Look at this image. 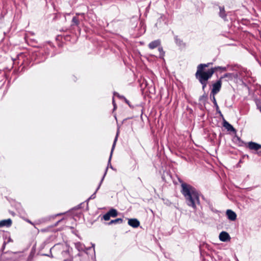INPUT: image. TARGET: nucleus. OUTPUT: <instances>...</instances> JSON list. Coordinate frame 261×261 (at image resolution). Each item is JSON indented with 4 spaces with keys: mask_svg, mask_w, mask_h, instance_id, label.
<instances>
[{
    "mask_svg": "<svg viewBox=\"0 0 261 261\" xmlns=\"http://www.w3.org/2000/svg\"><path fill=\"white\" fill-rule=\"evenodd\" d=\"M181 193L185 198L187 204L196 209V205L200 203L198 191L194 187L185 182L181 183Z\"/></svg>",
    "mask_w": 261,
    "mask_h": 261,
    "instance_id": "obj_1",
    "label": "nucleus"
},
{
    "mask_svg": "<svg viewBox=\"0 0 261 261\" xmlns=\"http://www.w3.org/2000/svg\"><path fill=\"white\" fill-rule=\"evenodd\" d=\"M211 64H212V63L200 64L197 66L195 76L202 85L203 91H204L205 88L206 87L208 80L212 77L214 74V71H204V69L205 68L209 67Z\"/></svg>",
    "mask_w": 261,
    "mask_h": 261,
    "instance_id": "obj_2",
    "label": "nucleus"
},
{
    "mask_svg": "<svg viewBox=\"0 0 261 261\" xmlns=\"http://www.w3.org/2000/svg\"><path fill=\"white\" fill-rule=\"evenodd\" d=\"M118 132H117V135H116V136L115 137V138L114 139V142H113V146H112V149H111V153H110V157H109V161H108V167L106 168V170H105V173H104V175L99 184V186H98L97 188V190H98L101 186V184H102V182L107 173V171H108V167H111V158H112V154H113V150L114 149V148H115V145H116V141L117 140V138H118Z\"/></svg>",
    "mask_w": 261,
    "mask_h": 261,
    "instance_id": "obj_3",
    "label": "nucleus"
},
{
    "mask_svg": "<svg viewBox=\"0 0 261 261\" xmlns=\"http://www.w3.org/2000/svg\"><path fill=\"white\" fill-rule=\"evenodd\" d=\"M222 86V81L221 79L217 80L215 83L212 85V89L210 95H215L221 90Z\"/></svg>",
    "mask_w": 261,
    "mask_h": 261,
    "instance_id": "obj_4",
    "label": "nucleus"
},
{
    "mask_svg": "<svg viewBox=\"0 0 261 261\" xmlns=\"http://www.w3.org/2000/svg\"><path fill=\"white\" fill-rule=\"evenodd\" d=\"M247 147L250 150L257 151L261 149V145L254 142H249L247 143Z\"/></svg>",
    "mask_w": 261,
    "mask_h": 261,
    "instance_id": "obj_5",
    "label": "nucleus"
},
{
    "mask_svg": "<svg viewBox=\"0 0 261 261\" xmlns=\"http://www.w3.org/2000/svg\"><path fill=\"white\" fill-rule=\"evenodd\" d=\"M226 215L228 219L231 221H234L237 219L236 213L231 210H227L226 212Z\"/></svg>",
    "mask_w": 261,
    "mask_h": 261,
    "instance_id": "obj_6",
    "label": "nucleus"
},
{
    "mask_svg": "<svg viewBox=\"0 0 261 261\" xmlns=\"http://www.w3.org/2000/svg\"><path fill=\"white\" fill-rule=\"evenodd\" d=\"M219 238L220 240L222 242H226L230 239L229 234L225 231L221 232L219 234Z\"/></svg>",
    "mask_w": 261,
    "mask_h": 261,
    "instance_id": "obj_7",
    "label": "nucleus"
},
{
    "mask_svg": "<svg viewBox=\"0 0 261 261\" xmlns=\"http://www.w3.org/2000/svg\"><path fill=\"white\" fill-rule=\"evenodd\" d=\"M128 224L134 228H137L140 225V222L137 219H130L128 220Z\"/></svg>",
    "mask_w": 261,
    "mask_h": 261,
    "instance_id": "obj_8",
    "label": "nucleus"
},
{
    "mask_svg": "<svg viewBox=\"0 0 261 261\" xmlns=\"http://www.w3.org/2000/svg\"><path fill=\"white\" fill-rule=\"evenodd\" d=\"M75 247L79 251H85V250L90 249V248H86L84 244L80 242L75 243Z\"/></svg>",
    "mask_w": 261,
    "mask_h": 261,
    "instance_id": "obj_9",
    "label": "nucleus"
},
{
    "mask_svg": "<svg viewBox=\"0 0 261 261\" xmlns=\"http://www.w3.org/2000/svg\"><path fill=\"white\" fill-rule=\"evenodd\" d=\"M161 44V41L160 40H154L152 42H151L149 44H148V47L150 49H154L156 47H157L158 46H159Z\"/></svg>",
    "mask_w": 261,
    "mask_h": 261,
    "instance_id": "obj_10",
    "label": "nucleus"
},
{
    "mask_svg": "<svg viewBox=\"0 0 261 261\" xmlns=\"http://www.w3.org/2000/svg\"><path fill=\"white\" fill-rule=\"evenodd\" d=\"M210 97H211V99L212 100V101H213L214 105V106L216 108V111L217 112L220 114V115L221 116H223L220 109H219V106L217 104V101H216V98H215V95H210Z\"/></svg>",
    "mask_w": 261,
    "mask_h": 261,
    "instance_id": "obj_11",
    "label": "nucleus"
},
{
    "mask_svg": "<svg viewBox=\"0 0 261 261\" xmlns=\"http://www.w3.org/2000/svg\"><path fill=\"white\" fill-rule=\"evenodd\" d=\"M12 224V220L11 219L3 220L0 221V227L3 226L9 227Z\"/></svg>",
    "mask_w": 261,
    "mask_h": 261,
    "instance_id": "obj_12",
    "label": "nucleus"
},
{
    "mask_svg": "<svg viewBox=\"0 0 261 261\" xmlns=\"http://www.w3.org/2000/svg\"><path fill=\"white\" fill-rule=\"evenodd\" d=\"M223 126L228 131L234 130L233 127L229 124L227 121L223 119Z\"/></svg>",
    "mask_w": 261,
    "mask_h": 261,
    "instance_id": "obj_13",
    "label": "nucleus"
},
{
    "mask_svg": "<svg viewBox=\"0 0 261 261\" xmlns=\"http://www.w3.org/2000/svg\"><path fill=\"white\" fill-rule=\"evenodd\" d=\"M227 68L226 67H221V66H217L215 67H212L207 70V71H214V73L217 71L218 70L221 69L224 71L227 70Z\"/></svg>",
    "mask_w": 261,
    "mask_h": 261,
    "instance_id": "obj_14",
    "label": "nucleus"
},
{
    "mask_svg": "<svg viewBox=\"0 0 261 261\" xmlns=\"http://www.w3.org/2000/svg\"><path fill=\"white\" fill-rule=\"evenodd\" d=\"M234 142L240 146H243L245 143L243 141L241 138L238 136L235 137L233 138Z\"/></svg>",
    "mask_w": 261,
    "mask_h": 261,
    "instance_id": "obj_15",
    "label": "nucleus"
},
{
    "mask_svg": "<svg viewBox=\"0 0 261 261\" xmlns=\"http://www.w3.org/2000/svg\"><path fill=\"white\" fill-rule=\"evenodd\" d=\"M174 40L176 44L179 46H184L185 43H184L182 40L180 38H178L177 36H175Z\"/></svg>",
    "mask_w": 261,
    "mask_h": 261,
    "instance_id": "obj_16",
    "label": "nucleus"
},
{
    "mask_svg": "<svg viewBox=\"0 0 261 261\" xmlns=\"http://www.w3.org/2000/svg\"><path fill=\"white\" fill-rule=\"evenodd\" d=\"M234 76V74L232 73H226L224 74L223 76H221L219 79L222 80L224 78H228L229 80H232Z\"/></svg>",
    "mask_w": 261,
    "mask_h": 261,
    "instance_id": "obj_17",
    "label": "nucleus"
},
{
    "mask_svg": "<svg viewBox=\"0 0 261 261\" xmlns=\"http://www.w3.org/2000/svg\"><path fill=\"white\" fill-rule=\"evenodd\" d=\"M80 15V14H76V15L75 16H74L72 19V25H75L76 26H78L80 23V20L77 16V15Z\"/></svg>",
    "mask_w": 261,
    "mask_h": 261,
    "instance_id": "obj_18",
    "label": "nucleus"
},
{
    "mask_svg": "<svg viewBox=\"0 0 261 261\" xmlns=\"http://www.w3.org/2000/svg\"><path fill=\"white\" fill-rule=\"evenodd\" d=\"M108 213L111 217H116L118 215V212L114 208H111Z\"/></svg>",
    "mask_w": 261,
    "mask_h": 261,
    "instance_id": "obj_19",
    "label": "nucleus"
},
{
    "mask_svg": "<svg viewBox=\"0 0 261 261\" xmlns=\"http://www.w3.org/2000/svg\"><path fill=\"white\" fill-rule=\"evenodd\" d=\"M220 12H219V16L221 18L225 19L226 17V14H225V11L224 10V7H219Z\"/></svg>",
    "mask_w": 261,
    "mask_h": 261,
    "instance_id": "obj_20",
    "label": "nucleus"
},
{
    "mask_svg": "<svg viewBox=\"0 0 261 261\" xmlns=\"http://www.w3.org/2000/svg\"><path fill=\"white\" fill-rule=\"evenodd\" d=\"M122 222H123L122 219H121V218H117V219H116L115 220H111L110 222H109L108 223V224L110 225H111V224H116V223L120 224V223H122Z\"/></svg>",
    "mask_w": 261,
    "mask_h": 261,
    "instance_id": "obj_21",
    "label": "nucleus"
},
{
    "mask_svg": "<svg viewBox=\"0 0 261 261\" xmlns=\"http://www.w3.org/2000/svg\"><path fill=\"white\" fill-rule=\"evenodd\" d=\"M63 247V246L60 245V244H57L56 245H55L53 248H51L50 250V252L53 251H54V250H57V249H61V247Z\"/></svg>",
    "mask_w": 261,
    "mask_h": 261,
    "instance_id": "obj_22",
    "label": "nucleus"
},
{
    "mask_svg": "<svg viewBox=\"0 0 261 261\" xmlns=\"http://www.w3.org/2000/svg\"><path fill=\"white\" fill-rule=\"evenodd\" d=\"M110 216L109 215L108 213L107 212L106 214H105L102 218L105 221H108L110 219Z\"/></svg>",
    "mask_w": 261,
    "mask_h": 261,
    "instance_id": "obj_23",
    "label": "nucleus"
},
{
    "mask_svg": "<svg viewBox=\"0 0 261 261\" xmlns=\"http://www.w3.org/2000/svg\"><path fill=\"white\" fill-rule=\"evenodd\" d=\"M62 254L63 256H69V253L68 250H64L62 251Z\"/></svg>",
    "mask_w": 261,
    "mask_h": 261,
    "instance_id": "obj_24",
    "label": "nucleus"
},
{
    "mask_svg": "<svg viewBox=\"0 0 261 261\" xmlns=\"http://www.w3.org/2000/svg\"><path fill=\"white\" fill-rule=\"evenodd\" d=\"M158 49H159V51H160V53L161 55H162V56H164V55L165 53L163 51V49L162 47H159V48H158Z\"/></svg>",
    "mask_w": 261,
    "mask_h": 261,
    "instance_id": "obj_25",
    "label": "nucleus"
},
{
    "mask_svg": "<svg viewBox=\"0 0 261 261\" xmlns=\"http://www.w3.org/2000/svg\"><path fill=\"white\" fill-rule=\"evenodd\" d=\"M98 191V190H97V189L96 190V191L94 193H93L90 197V198H89V199H94L95 198V194H96V192Z\"/></svg>",
    "mask_w": 261,
    "mask_h": 261,
    "instance_id": "obj_26",
    "label": "nucleus"
},
{
    "mask_svg": "<svg viewBox=\"0 0 261 261\" xmlns=\"http://www.w3.org/2000/svg\"><path fill=\"white\" fill-rule=\"evenodd\" d=\"M113 105L114 106V109L115 110L116 108V104L115 103V101H114V97L113 98Z\"/></svg>",
    "mask_w": 261,
    "mask_h": 261,
    "instance_id": "obj_27",
    "label": "nucleus"
},
{
    "mask_svg": "<svg viewBox=\"0 0 261 261\" xmlns=\"http://www.w3.org/2000/svg\"><path fill=\"white\" fill-rule=\"evenodd\" d=\"M114 95H117V96H118V97H122V98H125L123 96H121V97H120V96H119V95L118 93H114Z\"/></svg>",
    "mask_w": 261,
    "mask_h": 261,
    "instance_id": "obj_28",
    "label": "nucleus"
},
{
    "mask_svg": "<svg viewBox=\"0 0 261 261\" xmlns=\"http://www.w3.org/2000/svg\"><path fill=\"white\" fill-rule=\"evenodd\" d=\"M6 244V243L5 242H4L3 245V249H4Z\"/></svg>",
    "mask_w": 261,
    "mask_h": 261,
    "instance_id": "obj_29",
    "label": "nucleus"
},
{
    "mask_svg": "<svg viewBox=\"0 0 261 261\" xmlns=\"http://www.w3.org/2000/svg\"><path fill=\"white\" fill-rule=\"evenodd\" d=\"M204 97H206V96H205L204 95H203L200 98V99H201L202 98H204Z\"/></svg>",
    "mask_w": 261,
    "mask_h": 261,
    "instance_id": "obj_30",
    "label": "nucleus"
},
{
    "mask_svg": "<svg viewBox=\"0 0 261 261\" xmlns=\"http://www.w3.org/2000/svg\"><path fill=\"white\" fill-rule=\"evenodd\" d=\"M125 100L126 102V103H128V100H126V99H125Z\"/></svg>",
    "mask_w": 261,
    "mask_h": 261,
    "instance_id": "obj_31",
    "label": "nucleus"
},
{
    "mask_svg": "<svg viewBox=\"0 0 261 261\" xmlns=\"http://www.w3.org/2000/svg\"><path fill=\"white\" fill-rule=\"evenodd\" d=\"M110 168H111V169H113V167H112V165H111Z\"/></svg>",
    "mask_w": 261,
    "mask_h": 261,
    "instance_id": "obj_32",
    "label": "nucleus"
},
{
    "mask_svg": "<svg viewBox=\"0 0 261 261\" xmlns=\"http://www.w3.org/2000/svg\"><path fill=\"white\" fill-rule=\"evenodd\" d=\"M28 222H29V223H30L31 224H32V223L30 221H29H29H28Z\"/></svg>",
    "mask_w": 261,
    "mask_h": 261,
    "instance_id": "obj_33",
    "label": "nucleus"
},
{
    "mask_svg": "<svg viewBox=\"0 0 261 261\" xmlns=\"http://www.w3.org/2000/svg\"><path fill=\"white\" fill-rule=\"evenodd\" d=\"M92 247H94V244H92Z\"/></svg>",
    "mask_w": 261,
    "mask_h": 261,
    "instance_id": "obj_34",
    "label": "nucleus"
},
{
    "mask_svg": "<svg viewBox=\"0 0 261 261\" xmlns=\"http://www.w3.org/2000/svg\"><path fill=\"white\" fill-rule=\"evenodd\" d=\"M64 261H67V259H64Z\"/></svg>",
    "mask_w": 261,
    "mask_h": 261,
    "instance_id": "obj_35",
    "label": "nucleus"
},
{
    "mask_svg": "<svg viewBox=\"0 0 261 261\" xmlns=\"http://www.w3.org/2000/svg\"><path fill=\"white\" fill-rule=\"evenodd\" d=\"M260 112H261V108H260Z\"/></svg>",
    "mask_w": 261,
    "mask_h": 261,
    "instance_id": "obj_36",
    "label": "nucleus"
}]
</instances>
